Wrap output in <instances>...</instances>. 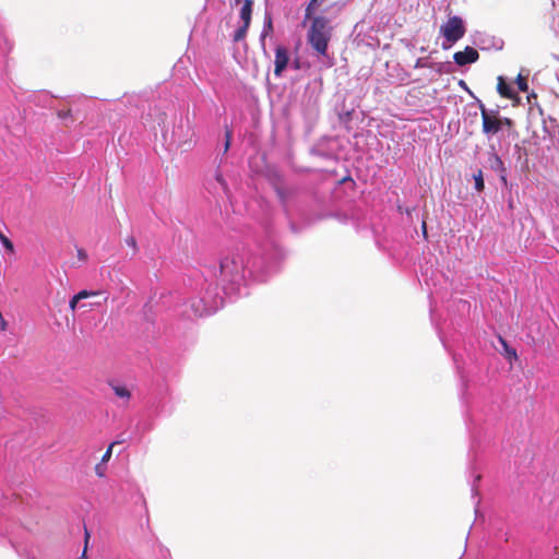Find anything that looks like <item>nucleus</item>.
Masks as SVG:
<instances>
[{"label":"nucleus","instance_id":"obj_1","mask_svg":"<svg viewBox=\"0 0 559 559\" xmlns=\"http://www.w3.org/2000/svg\"><path fill=\"white\" fill-rule=\"evenodd\" d=\"M309 20H311V24L308 29L307 40L317 55L326 56L333 31L330 20L326 16H313V14Z\"/></svg>","mask_w":559,"mask_h":559},{"label":"nucleus","instance_id":"obj_2","mask_svg":"<svg viewBox=\"0 0 559 559\" xmlns=\"http://www.w3.org/2000/svg\"><path fill=\"white\" fill-rule=\"evenodd\" d=\"M465 32L466 28L463 20L456 15L449 17L448 21L440 26V34L450 45L463 38Z\"/></svg>","mask_w":559,"mask_h":559},{"label":"nucleus","instance_id":"obj_3","mask_svg":"<svg viewBox=\"0 0 559 559\" xmlns=\"http://www.w3.org/2000/svg\"><path fill=\"white\" fill-rule=\"evenodd\" d=\"M481 115V129L486 135H493L501 130V122L498 110H488L485 105L478 100Z\"/></svg>","mask_w":559,"mask_h":559},{"label":"nucleus","instance_id":"obj_4","mask_svg":"<svg viewBox=\"0 0 559 559\" xmlns=\"http://www.w3.org/2000/svg\"><path fill=\"white\" fill-rule=\"evenodd\" d=\"M478 58H479L478 51L475 48L469 47V46H466L464 48V50L456 51L453 55L454 62L461 67L469 64V63H474L478 60Z\"/></svg>","mask_w":559,"mask_h":559},{"label":"nucleus","instance_id":"obj_5","mask_svg":"<svg viewBox=\"0 0 559 559\" xmlns=\"http://www.w3.org/2000/svg\"><path fill=\"white\" fill-rule=\"evenodd\" d=\"M289 62V53L287 48L283 46H277L275 49V60H274V74L276 76H281L283 71L286 69Z\"/></svg>","mask_w":559,"mask_h":559},{"label":"nucleus","instance_id":"obj_6","mask_svg":"<svg viewBox=\"0 0 559 559\" xmlns=\"http://www.w3.org/2000/svg\"><path fill=\"white\" fill-rule=\"evenodd\" d=\"M497 91L500 96L504 98L513 99L515 97L511 86L504 81L502 76H498Z\"/></svg>","mask_w":559,"mask_h":559},{"label":"nucleus","instance_id":"obj_7","mask_svg":"<svg viewBox=\"0 0 559 559\" xmlns=\"http://www.w3.org/2000/svg\"><path fill=\"white\" fill-rule=\"evenodd\" d=\"M252 7H253L252 0H243L242 1V8L240 10V19H241L242 23H246L247 25H250V23H251Z\"/></svg>","mask_w":559,"mask_h":559},{"label":"nucleus","instance_id":"obj_8","mask_svg":"<svg viewBox=\"0 0 559 559\" xmlns=\"http://www.w3.org/2000/svg\"><path fill=\"white\" fill-rule=\"evenodd\" d=\"M111 388L118 397L127 400V401L131 397V392L129 391V389L127 386L119 385V384H111Z\"/></svg>","mask_w":559,"mask_h":559},{"label":"nucleus","instance_id":"obj_9","mask_svg":"<svg viewBox=\"0 0 559 559\" xmlns=\"http://www.w3.org/2000/svg\"><path fill=\"white\" fill-rule=\"evenodd\" d=\"M492 167L500 173L501 180L504 183H507V176H506L507 169L504 167L502 159L498 155L495 156V162H493Z\"/></svg>","mask_w":559,"mask_h":559},{"label":"nucleus","instance_id":"obj_10","mask_svg":"<svg viewBox=\"0 0 559 559\" xmlns=\"http://www.w3.org/2000/svg\"><path fill=\"white\" fill-rule=\"evenodd\" d=\"M250 25L242 23V25L234 33L233 40L235 43L241 41L246 38Z\"/></svg>","mask_w":559,"mask_h":559},{"label":"nucleus","instance_id":"obj_11","mask_svg":"<svg viewBox=\"0 0 559 559\" xmlns=\"http://www.w3.org/2000/svg\"><path fill=\"white\" fill-rule=\"evenodd\" d=\"M325 0H310L306 8L305 17L310 19L311 15L314 13V11L318 9L320 3L324 2Z\"/></svg>","mask_w":559,"mask_h":559},{"label":"nucleus","instance_id":"obj_12","mask_svg":"<svg viewBox=\"0 0 559 559\" xmlns=\"http://www.w3.org/2000/svg\"><path fill=\"white\" fill-rule=\"evenodd\" d=\"M473 178L475 181V189L478 192L483 191L485 188V182H484V176H483L481 169H478L477 173L474 174Z\"/></svg>","mask_w":559,"mask_h":559},{"label":"nucleus","instance_id":"obj_13","mask_svg":"<svg viewBox=\"0 0 559 559\" xmlns=\"http://www.w3.org/2000/svg\"><path fill=\"white\" fill-rule=\"evenodd\" d=\"M273 31V24H272V19L271 16H266V21H265V25H264V29H263V33L261 35V43L262 45H264V40H265V37L269 33H271Z\"/></svg>","mask_w":559,"mask_h":559},{"label":"nucleus","instance_id":"obj_14","mask_svg":"<svg viewBox=\"0 0 559 559\" xmlns=\"http://www.w3.org/2000/svg\"><path fill=\"white\" fill-rule=\"evenodd\" d=\"M0 241L3 245V247L9 250L10 252L14 251L13 242L0 230Z\"/></svg>","mask_w":559,"mask_h":559},{"label":"nucleus","instance_id":"obj_15","mask_svg":"<svg viewBox=\"0 0 559 559\" xmlns=\"http://www.w3.org/2000/svg\"><path fill=\"white\" fill-rule=\"evenodd\" d=\"M98 295V292H94V290H81L76 295H74L76 297V300H82V299H86V298H90V297H93V296H96Z\"/></svg>","mask_w":559,"mask_h":559},{"label":"nucleus","instance_id":"obj_16","mask_svg":"<svg viewBox=\"0 0 559 559\" xmlns=\"http://www.w3.org/2000/svg\"><path fill=\"white\" fill-rule=\"evenodd\" d=\"M516 85L521 92H527L528 84L526 78L522 76L521 74L516 78Z\"/></svg>","mask_w":559,"mask_h":559},{"label":"nucleus","instance_id":"obj_17","mask_svg":"<svg viewBox=\"0 0 559 559\" xmlns=\"http://www.w3.org/2000/svg\"><path fill=\"white\" fill-rule=\"evenodd\" d=\"M118 443H119L118 441H115V442L109 444L108 449L106 450V452L102 456V462L103 463H106V462H108L110 460L111 454H112V449Z\"/></svg>","mask_w":559,"mask_h":559},{"label":"nucleus","instance_id":"obj_18","mask_svg":"<svg viewBox=\"0 0 559 559\" xmlns=\"http://www.w3.org/2000/svg\"><path fill=\"white\" fill-rule=\"evenodd\" d=\"M500 122H501V128L507 127V128L511 129L514 126L513 120L508 117H503V118L500 117Z\"/></svg>","mask_w":559,"mask_h":559},{"label":"nucleus","instance_id":"obj_19","mask_svg":"<svg viewBox=\"0 0 559 559\" xmlns=\"http://www.w3.org/2000/svg\"><path fill=\"white\" fill-rule=\"evenodd\" d=\"M215 179L222 186V188L226 191L227 190V183H226L223 175L219 171H217L215 174Z\"/></svg>","mask_w":559,"mask_h":559},{"label":"nucleus","instance_id":"obj_20","mask_svg":"<svg viewBox=\"0 0 559 559\" xmlns=\"http://www.w3.org/2000/svg\"><path fill=\"white\" fill-rule=\"evenodd\" d=\"M126 242L128 243V246L132 247L134 251L138 250L136 240L134 239V237L127 238Z\"/></svg>","mask_w":559,"mask_h":559},{"label":"nucleus","instance_id":"obj_21","mask_svg":"<svg viewBox=\"0 0 559 559\" xmlns=\"http://www.w3.org/2000/svg\"><path fill=\"white\" fill-rule=\"evenodd\" d=\"M70 116H71V109L58 111V117L61 119L68 118Z\"/></svg>","mask_w":559,"mask_h":559},{"label":"nucleus","instance_id":"obj_22","mask_svg":"<svg viewBox=\"0 0 559 559\" xmlns=\"http://www.w3.org/2000/svg\"><path fill=\"white\" fill-rule=\"evenodd\" d=\"M78 258L82 261H86L87 259V254L85 252V250L83 249H78Z\"/></svg>","mask_w":559,"mask_h":559},{"label":"nucleus","instance_id":"obj_23","mask_svg":"<svg viewBox=\"0 0 559 559\" xmlns=\"http://www.w3.org/2000/svg\"><path fill=\"white\" fill-rule=\"evenodd\" d=\"M79 300H76V297L73 296L69 302V307L72 311H74L76 309V305H78Z\"/></svg>","mask_w":559,"mask_h":559},{"label":"nucleus","instance_id":"obj_24","mask_svg":"<svg viewBox=\"0 0 559 559\" xmlns=\"http://www.w3.org/2000/svg\"><path fill=\"white\" fill-rule=\"evenodd\" d=\"M230 136H231V133L230 131H227L226 132V143H225V151H227L229 148V145H230Z\"/></svg>","mask_w":559,"mask_h":559},{"label":"nucleus","instance_id":"obj_25","mask_svg":"<svg viewBox=\"0 0 559 559\" xmlns=\"http://www.w3.org/2000/svg\"><path fill=\"white\" fill-rule=\"evenodd\" d=\"M7 326H8V323H7V321L4 320V318L1 316V318H0V330H1V331H5V330H7Z\"/></svg>","mask_w":559,"mask_h":559},{"label":"nucleus","instance_id":"obj_26","mask_svg":"<svg viewBox=\"0 0 559 559\" xmlns=\"http://www.w3.org/2000/svg\"><path fill=\"white\" fill-rule=\"evenodd\" d=\"M96 473L98 476L103 477L104 476V471L100 468L99 465L96 466Z\"/></svg>","mask_w":559,"mask_h":559},{"label":"nucleus","instance_id":"obj_27","mask_svg":"<svg viewBox=\"0 0 559 559\" xmlns=\"http://www.w3.org/2000/svg\"><path fill=\"white\" fill-rule=\"evenodd\" d=\"M90 539V532L85 528V546L87 547V543Z\"/></svg>","mask_w":559,"mask_h":559},{"label":"nucleus","instance_id":"obj_28","mask_svg":"<svg viewBox=\"0 0 559 559\" xmlns=\"http://www.w3.org/2000/svg\"><path fill=\"white\" fill-rule=\"evenodd\" d=\"M86 550H87V547L85 546V547H84V550H83V552H82V555H81V557H80V559H87V557H86Z\"/></svg>","mask_w":559,"mask_h":559},{"label":"nucleus","instance_id":"obj_29","mask_svg":"<svg viewBox=\"0 0 559 559\" xmlns=\"http://www.w3.org/2000/svg\"><path fill=\"white\" fill-rule=\"evenodd\" d=\"M421 233H424L425 237L427 236V229H426V223L424 222L423 223V226H421Z\"/></svg>","mask_w":559,"mask_h":559},{"label":"nucleus","instance_id":"obj_30","mask_svg":"<svg viewBox=\"0 0 559 559\" xmlns=\"http://www.w3.org/2000/svg\"><path fill=\"white\" fill-rule=\"evenodd\" d=\"M510 355H512L514 358H516V357H518V356H516V352H515V350L510 352Z\"/></svg>","mask_w":559,"mask_h":559},{"label":"nucleus","instance_id":"obj_31","mask_svg":"<svg viewBox=\"0 0 559 559\" xmlns=\"http://www.w3.org/2000/svg\"><path fill=\"white\" fill-rule=\"evenodd\" d=\"M235 2H236V3H239V2H241V0H235Z\"/></svg>","mask_w":559,"mask_h":559}]
</instances>
